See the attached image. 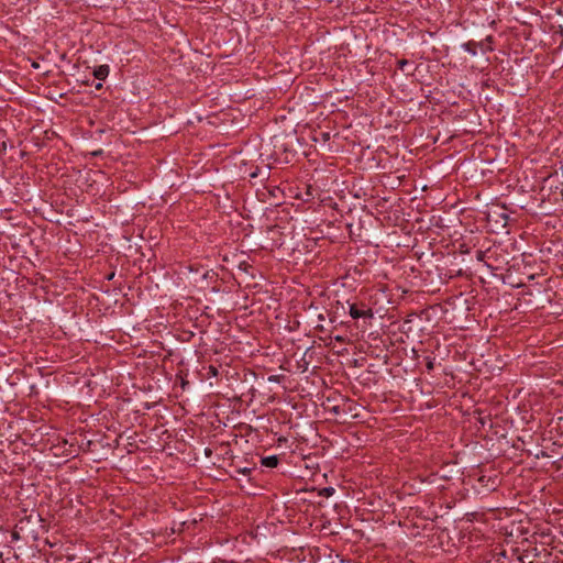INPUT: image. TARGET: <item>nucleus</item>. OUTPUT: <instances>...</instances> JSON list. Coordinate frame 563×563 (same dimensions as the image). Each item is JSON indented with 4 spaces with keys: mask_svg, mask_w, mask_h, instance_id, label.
Returning <instances> with one entry per match:
<instances>
[{
    "mask_svg": "<svg viewBox=\"0 0 563 563\" xmlns=\"http://www.w3.org/2000/svg\"><path fill=\"white\" fill-rule=\"evenodd\" d=\"M350 316L353 319H360V318H365V317L372 318L373 312L371 309L360 310L355 305H351L350 306Z\"/></svg>",
    "mask_w": 563,
    "mask_h": 563,
    "instance_id": "f257e3e1",
    "label": "nucleus"
},
{
    "mask_svg": "<svg viewBox=\"0 0 563 563\" xmlns=\"http://www.w3.org/2000/svg\"><path fill=\"white\" fill-rule=\"evenodd\" d=\"M109 75V66L100 65L93 70V76L99 80H104Z\"/></svg>",
    "mask_w": 563,
    "mask_h": 563,
    "instance_id": "f03ea898",
    "label": "nucleus"
},
{
    "mask_svg": "<svg viewBox=\"0 0 563 563\" xmlns=\"http://www.w3.org/2000/svg\"><path fill=\"white\" fill-rule=\"evenodd\" d=\"M262 465L266 467H276L278 465V457L276 455L265 456L262 459Z\"/></svg>",
    "mask_w": 563,
    "mask_h": 563,
    "instance_id": "7ed1b4c3",
    "label": "nucleus"
},
{
    "mask_svg": "<svg viewBox=\"0 0 563 563\" xmlns=\"http://www.w3.org/2000/svg\"><path fill=\"white\" fill-rule=\"evenodd\" d=\"M258 176H262L264 178H268L269 176V166H266L264 169H261L258 167L255 168V170L251 172L250 177L256 178Z\"/></svg>",
    "mask_w": 563,
    "mask_h": 563,
    "instance_id": "20e7f679",
    "label": "nucleus"
},
{
    "mask_svg": "<svg viewBox=\"0 0 563 563\" xmlns=\"http://www.w3.org/2000/svg\"><path fill=\"white\" fill-rule=\"evenodd\" d=\"M268 194L274 198L275 201L272 203L278 205L279 200L282 199L283 191L278 187H274L268 191Z\"/></svg>",
    "mask_w": 563,
    "mask_h": 563,
    "instance_id": "39448f33",
    "label": "nucleus"
},
{
    "mask_svg": "<svg viewBox=\"0 0 563 563\" xmlns=\"http://www.w3.org/2000/svg\"><path fill=\"white\" fill-rule=\"evenodd\" d=\"M333 493H334V488H332V487H325V488H323V489H322V493H321V494H322V495H324V496H327V497H329V496H331Z\"/></svg>",
    "mask_w": 563,
    "mask_h": 563,
    "instance_id": "423d86ee",
    "label": "nucleus"
},
{
    "mask_svg": "<svg viewBox=\"0 0 563 563\" xmlns=\"http://www.w3.org/2000/svg\"><path fill=\"white\" fill-rule=\"evenodd\" d=\"M406 64H407V60H400L399 62L400 68H402Z\"/></svg>",
    "mask_w": 563,
    "mask_h": 563,
    "instance_id": "0eeeda50",
    "label": "nucleus"
},
{
    "mask_svg": "<svg viewBox=\"0 0 563 563\" xmlns=\"http://www.w3.org/2000/svg\"><path fill=\"white\" fill-rule=\"evenodd\" d=\"M101 87H102V84H101V82H98V84L96 85V88H97V89H100Z\"/></svg>",
    "mask_w": 563,
    "mask_h": 563,
    "instance_id": "6e6552de",
    "label": "nucleus"
},
{
    "mask_svg": "<svg viewBox=\"0 0 563 563\" xmlns=\"http://www.w3.org/2000/svg\"><path fill=\"white\" fill-rule=\"evenodd\" d=\"M432 367H433L432 363H431V362H429V363H428V368H429V369H431Z\"/></svg>",
    "mask_w": 563,
    "mask_h": 563,
    "instance_id": "1a4fd4ad",
    "label": "nucleus"
},
{
    "mask_svg": "<svg viewBox=\"0 0 563 563\" xmlns=\"http://www.w3.org/2000/svg\"><path fill=\"white\" fill-rule=\"evenodd\" d=\"M323 139H329V134L328 133H323Z\"/></svg>",
    "mask_w": 563,
    "mask_h": 563,
    "instance_id": "9d476101",
    "label": "nucleus"
}]
</instances>
